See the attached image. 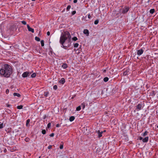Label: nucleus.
<instances>
[{
	"mask_svg": "<svg viewBox=\"0 0 158 158\" xmlns=\"http://www.w3.org/2000/svg\"><path fill=\"white\" fill-rule=\"evenodd\" d=\"M51 124L50 123H49L48 125H47V127L48 128H50L51 127Z\"/></svg>",
	"mask_w": 158,
	"mask_h": 158,
	"instance_id": "nucleus-35",
	"label": "nucleus"
},
{
	"mask_svg": "<svg viewBox=\"0 0 158 158\" xmlns=\"http://www.w3.org/2000/svg\"><path fill=\"white\" fill-rule=\"evenodd\" d=\"M54 135V133H52L50 135V137H53Z\"/></svg>",
	"mask_w": 158,
	"mask_h": 158,
	"instance_id": "nucleus-39",
	"label": "nucleus"
},
{
	"mask_svg": "<svg viewBox=\"0 0 158 158\" xmlns=\"http://www.w3.org/2000/svg\"><path fill=\"white\" fill-rule=\"evenodd\" d=\"M12 73L13 69L11 66L7 64H3L0 69V75L5 77H9Z\"/></svg>",
	"mask_w": 158,
	"mask_h": 158,
	"instance_id": "nucleus-1",
	"label": "nucleus"
},
{
	"mask_svg": "<svg viewBox=\"0 0 158 158\" xmlns=\"http://www.w3.org/2000/svg\"><path fill=\"white\" fill-rule=\"evenodd\" d=\"M61 67L64 69H65L67 68V64L66 63H64L62 64Z\"/></svg>",
	"mask_w": 158,
	"mask_h": 158,
	"instance_id": "nucleus-12",
	"label": "nucleus"
},
{
	"mask_svg": "<svg viewBox=\"0 0 158 158\" xmlns=\"http://www.w3.org/2000/svg\"><path fill=\"white\" fill-rule=\"evenodd\" d=\"M27 28L29 31H31L32 33H34V29L32 28H31L29 25H27Z\"/></svg>",
	"mask_w": 158,
	"mask_h": 158,
	"instance_id": "nucleus-7",
	"label": "nucleus"
},
{
	"mask_svg": "<svg viewBox=\"0 0 158 158\" xmlns=\"http://www.w3.org/2000/svg\"><path fill=\"white\" fill-rule=\"evenodd\" d=\"M143 51H144L142 49L139 50H137V54L139 56H140L143 53Z\"/></svg>",
	"mask_w": 158,
	"mask_h": 158,
	"instance_id": "nucleus-6",
	"label": "nucleus"
},
{
	"mask_svg": "<svg viewBox=\"0 0 158 158\" xmlns=\"http://www.w3.org/2000/svg\"><path fill=\"white\" fill-rule=\"evenodd\" d=\"M79 46V44L77 43L74 44L73 46L74 48H77Z\"/></svg>",
	"mask_w": 158,
	"mask_h": 158,
	"instance_id": "nucleus-23",
	"label": "nucleus"
},
{
	"mask_svg": "<svg viewBox=\"0 0 158 158\" xmlns=\"http://www.w3.org/2000/svg\"><path fill=\"white\" fill-rule=\"evenodd\" d=\"M75 118L74 116H71L69 118V120L70 122H72L75 119Z\"/></svg>",
	"mask_w": 158,
	"mask_h": 158,
	"instance_id": "nucleus-13",
	"label": "nucleus"
},
{
	"mask_svg": "<svg viewBox=\"0 0 158 158\" xmlns=\"http://www.w3.org/2000/svg\"><path fill=\"white\" fill-rule=\"evenodd\" d=\"M56 127H60V125L59 124H57L56 125Z\"/></svg>",
	"mask_w": 158,
	"mask_h": 158,
	"instance_id": "nucleus-45",
	"label": "nucleus"
},
{
	"mask_svg": "<svg viewBox=\"0 0 158 158\" xmlns=\"http://www.w3.org/2000/svg\"><path fill=\"white\" fill-rule=\"evenodd\" d=\"M128 71L127 70H126V71H125L123 72V75L124 76H126L128 74Z\"/></svg>",
	"mask_w": 158,
	"mask_h": 158,
	"instance_id": "nucleus-16",
	"label": "nucleus"
},
{
	"mask_svg": "<svg viewBox=\"0 0 158 158\" xmlns=\"http://www.w3.org/2000/svg\"><path fill=\"white\" fill-rule=\"evenodd\" d=\"M23 106L22 105L18 106L17 107V108L18 109H21L23 108Z\"/></svg>",
	"mask_w": 158,
	"mask_h": 158,
	"instance_id": "nucleus-21",
	"label": "nucleus"
},
{
	"mask_svg": "<svg viewBox=\"0 0 158 158\" xmlns=\"http://www.w3.org/2000/svg\"><path fill=\"white\" fill-rule=\"evenodd\" d=\"M9 91L8 89H6V94H8L9 93Z\"/></svg>",
	"mask_w": 158,
	"mask_h": 158,
	"instance_id": "nucleus-36",
	"label": "nucleus"
},
{
	"mask_svg": "<svg viewBox=\"0 0 158 158\" xmlns=\"http://www.w3.org/2000/svg\"><path fill=\"white\" fill-rule=\"evenodd\" d=\"M139 140H143V138L142 137L140 136L139 137Z\"/></svg>",
	"mask_w": 158,
	"mask_h": 158,
	"instance_id": "nucleus-43",
	"label": "nucleus"
},
{
	"mask_svg": "<svg viewBox=\"0 0 158 158\" xmlns=\"http://www.w3.org/2000/svg\"><path fill=\"white\" fill-rule=\"evenodd\" d=\"M88 18L89 19H90V18H91V15H90V14H88Z\"/></svg>",
	"mask_w": 158,
	"mask_h": 158,
	"instance_id": "nucleus-38",
	"label": "nucleus"
},
{
	"mask_svg": "<svg viewBox=\"0 0 158 158\" xmlns=\"http://www.w3.org/2000/svg\"><path fill=\"white\" fill-rule=\"evenodd\" d=\"M47 35L48 36H49L50 35V32L49 31H48L47 32Z\"/></svg>",
	"mask_w": 158,
	"mask_h": 158,
	"instance_id": "nucleus-44",
	"label": "nucleus"
},
{
	"mask_svg": "<svg viewBox=\"0 0 158 158\" xmlns=\"http://www.w3.org/2000/svg\"><path fill=\"white\" fill-rule=\"evenodd\" d=\"M129 7L127 6H125L122 9L121 13L123 14H124L127 13L129 10Z\"/></svg>",
	"mask_w": 158,
	"mask_h": 158,
	"instance_id": "nucleus-3",
	"label": "nucleus"
},
{
	"mask_svg": "<svg viewBox=\"0 0 158 158\" xmlns=\"http://www.w3.org/2000/svg\"><path fill=\"white\" fill-rule=\"evenodd\" d=\"M106 70H104V72H106Z\"/></svg>",
	"mask_w": 158,
	"mask_h": 158,
	"instance_id": "nucleus-51",
	"label": "nucleus"
},
{
	"mask_svg": "<svg viewBox=\"0 0 158 158\" xmlns=\"http://www.w3.org/2000/svg\"><path fill=\"white\" fill-rule=\"evenodd\" d=\"M29 139L28 138H27L25 139V140L26 142H28L29 140Z\"/></svg>",
	"mask_w": 158,
	"mask_h": 158,
	"instance_id": "nucleus-40",
	"label": "nucleus"
},
{
	"mask_svg": "<svg viewBox=\"0 0 158 158\" xmlns=\"http://www.w3.org/2000/svg\"><path fill=\"white\" fill-rule=\"evenodd\" d=\"M99 21V20L98 19L95 20L94 22V24L95 25L97 24L98 23Z\"/></svg>",
	"mask_w": 158,
	"mask_h": 158,
	"instance_id": "nucleus-27",
	"label": "nucleus"
},
{
	"mask_svg": "<svg viewBox=\"0 0 158 158\" xmlns=\"http://www.w3.org/2000/svg\"><path fill=\"white\" fill-rule=\"evenodd\" d=\"M42 134L44 135L46 133V131L45 130H43L42 131Z\"/></svg>",
	"mask_w": 158,
	"mask_h": 158,
	"instance_id": "nucleus-31",
	"label": "nucleus"
},
{
	"mask_svg": "<svg viewBox=\"0 0 158 158\" xmlns=\"http://www.w3.org/2000/svg\"><path fill=\"white\" fill-rule=\"evenodd\" d=\"M157 127L158 128V125L157 126Z\"/></svg>",
	"mask_w": 158,
	"mask_h": 158,
	"instance_id": "nucleus-53",
	"label": "nucleus"
},
{
	"mask_svg": "<svg viewBox=\"0 0 158 158\" xmlns=\"http://www.w3.org/2000/svg\"><path fill=\"white\" fill-rule=\"evenodd\" d=\"M53 89H54L55 90H56L57 89V86L56 85H55L53 86Z\"/></svg>",
	"mask_w": 158,
	"mask_h": 158,
	"instance_id": "nucleus-28",
	"label": "nucleus"
},
{
	"mask_svg": "<svg viewBox=\"0 0 158 158\" xmlns=\"http://www.w3.org/2000/svg\"><path fill=\"white\" fill-rule=\"evenodd\" d=\"M109 80V78L108 77H105L104 78L103 81L104 82H106L107 81Z\"/></svg>",
	"mask_w": 158,
	"mask_h": 158,
	"instance_id": "nucleus-20",
	"label": "nucleus"
},
{
	"mask_svg": "<svg viewBox=\"0 0 158 158\" xmlns=\"http://www.w3.org/2000/svg\"><path fill=\"white\" fill-rule=\"evenodd\" d=\"M31 73V72L27 71L23 73L22 76L23 77L25 78L29 76Z\"/></svg>",
	"mask_w": 158,
	"mask_h": 158,
	"instance_id": "nucleus-4",
	"label": "nucleus"
},
{
	"mask_svg": "<svg viewBox=\"0 0 158 158\" xmlns=\"http://www.w3.org/2000/svg\"><path fill=\"white\" fill-rule=\"evenodd\" d=\"M13 95L15 96H17L18 97H19L20 96V95L18 93H14L13 94Z\"/></svg>",
	"mask_w": 158,
	"mask_h": 158,
	"instance_id": "nucleus-14",
	"label": "nucleus"
},
{
	"mask_svg": "<svg viewBox=\"0 0 158 158\" xmlns=\"http://www.w3.org/2000/svg\"><path fill=\"white\" fill-rule=\"evenodd\" d=\"M59 83L61 84H64L65 82V80L64 78H62L61 79L59 80Z\"/></svg>",
	"mask_w": 158,
	"mask_h": 158,
	"instance_id": "nucleus-9",
	"label": "nucleus"
},
{
	"mask_svg": "<svg viewBox=\"0 0 158 158\" xmlns=\"http://www.w3.org/2000/svg\"><path fill=\"white\" fill-rule=\"evenodd\" d=\"M32 1H35V0H31Z\"/></svg>",
	"mask_w": 158,
	"mask_h": 158,
	"instance_id": "nucleus-52",
	"label": "nucleus"
},
{
	"mask_svg": "<svg viewBox=\"0 0 158 158\" xmlns=\"http://www.w3.org/2000/svg\"><path fill=\"white\" fill-rule=\"evenodd\" d=\"M35 40L37 41H40V39L37 36L35 37Z\"/></svg>",
	"mask_w": 158,
	"mask_h": 158,
	"instance_id": "nucleus-25",
	"label": "nucleus"
},
{
	"mask_svg": "<svg viewBox=\"0 0 158 158\" xmlns=\"http://www.w3.org/2000/svg\"><path fill=\"white\" fill-rule=\"evenodd\" d=\"M49 94V92L48 91L44 92V95L45 97H47Z\"/></svg>",
	"mask_w": 158,
	"mask_h": 158,
	"instance_id": "nucleus-15",
	"label": "nucleus"
},
{
	"mask_svg": "<svg viewBox=\"0 0 158 158\" xmlns=\"http://www.w3.org/2000/svg\"><path fill=\"white\" fill-rule=\"evenodd\" d=\"M149 139V137L148 136L145 137L144 139H143L142 141L143 142L147 143L148 142Z\"/></svg>",
	"mask_w": 158,
	"mask_h": 158,
	"instance_id": "nucleus-10",
	"label": "nucleus"
},
{
	"mask_svg": "<svg viewBox=\"0 0 158 158\" xmlns=\"http://www.w3.org/2000/svg\"><path fill=\"white\" fill-rule=\"evenodd\" d=\"M36 75L35 73H34L33 74H32L31 75V77L32 78H34L35 77Z\"/></svg>",
	"mask_w": 158,
	"mask_h": 158,
	"instance_id": "nucleus-19",
	"label": "nucleus"
},
{
	"mask_svg": "<svg viewBox=\"0 0 158 158\" xmlns=\"http://www.w3.org/2000/svg\"><path fill=\"white\" fill-rule=\"evenodd\" d=\"M81 105H83V108H85V105H83V103Z\"/></svg>",
	"mask_w": 158,
	"mask_h": 158,
	"instance_id": "nucleus-48",
	"label": "nucleus"
},
{
	"mask_svg": "<svg viewBox=\"0 0 158 158\" xmlns=\"http://www.w3.org/2000/svg\"><path fill=\"white\" fill-rule=\"evenodd\" d=\"M21 23L24 24V25H26L27 24L26 22L25 21H21Z\"/></svg>",
	"mask_w": 158,
	"mask_h": 158,
	"instance_id": "nucleus-32",
	"label": "nucleus"
},
{
	"mask_svg": "<svg viewBox=\"0 0 158 158\" xmlns=\"http://www.w3.org/2000/svg\"><path fill=\"white\" fill-rule=\"evenodd\" d=\"M48 149H51L52 148V146L51 145H49L48 147Z\"/></svg>",
	"mask_w": 158,
	"mask_h": 158,
	"instance_id": "nucleus-41",
	"label": "nucleus"
},
{
	"mask_svg": "<svg viewBox=\"0 0 158 158\" xmlns=\"http://www.w3.org/2000/svg\"><path fill=\"white\" fill-rule=\"evenodd\" d=\"M41 45L42 47H43L44 46V41L43 40H41L40 42Z\"/></svg>",
	"mask_w": 158,
	"mask_h": 158,
	"instance_id": "nucleus-26",
	"label": "nucleus"
},
{
	"mask_svg": "<svg viewBox=\"0 0 158 158\" xmlns=\"http://www.w3.org/2000/svg\"><path fill=\"white\" fill-rule=\"evenodd\" d=\"M3 127V124L2 123L0 124V129H2Z\"/></svg>",
	"mask_w": 158,
	"mask_h": 158,
	"instance_id": "nucleus-34",
	"label": "nucleus"
},
{
	"mask_svg": "<svg viewBox=\"0 0 158 158\" xmlns=\"http://www.w3.org/2000/svg\"><path fill=\"white\" fill-rule=\"evenodd\" d=\"M77 38L76 37H74L72 38L73 40L75 41L77 40Z\"/></svg>",
	"mask_w": 158,
	"mask_h": 158,
	"instance_id": "nucleus-30",
	"label": "nucleus"
},
{
	"mask_svg": "<svg viewBox=\"0 0 158 158\" xmlns=\"http://www.w3.org/2000/svg\"><path fill=\"white\" fill-rule=\"evenodd\" d=\"M155 11V10L154 9H152L150 10L149 12L151 14H153L154 12Z\"/></svg>",
	"mask_w": 158,
	"mask_h": 158,
	"instance_id": "nucleus-17",
	"label": "nucleus"
},
{
	"mask_svg": "<svg viewBox=\"0 0 158 158\" xmlns=\"http://www.w3.org/2000/svg\"><path fill=\"white\" fill-rule=\"evenodd\" d=\"M8 110V114H10V112H11L10 111V110Z\"/></svg>",
	"mask_w": 158,
	"mask_h": 158,
	"instance_id": "nucleus-49",
	"label": "nucleus"
},
{
	"mask_svg": "<svg viewBox=\"0 0 158 158\" xmlns=\"http://www.w3.org/2000/svg\"><path fill=\"white\" fill-rule=\"evenodd\" d=\"M142 107V103L138 104L136 106V109L137 111H139L141 110Z\"/></svg>",
	"mask_w": 158,
	"mask_h": 158,
	"instance_id": "nucleus-5",
	"label": "nucleus"
},
{
	"mask_svg": "<svg viewBox=\"0 0 158 158\" xmlns=\"http://www.w3.org/2000/svg\"><path fill=\"white\" fill-rule=\"evenodd\" d=\"M71 38L70 34L68 31H64L62 32L61 35L60 39V43L61 44V47L66 49L67 48L69 47L70 45L69 44L68 45H64V44L66 40H67L69 41Z\"/></svg>",
	"mask_w": 158,
	"mask_h": 158,
	"instance_id": "nucleus-2",
	"label": "nucleus"
},
{
	"mask_svg": "<svg viewBox=\"0 0 158 158\" xmlns=\"http://www.w3.org/2000/svg\"><path fill=\"white\" fill-rule=\"evenodd\" d=\"M87 18V16H85V17H83V19L84 20H85V21H87V20H86V19Z\"/></svg>",
	"mask_w": 158,
	"mask_h": 158,
	"instance_id": "nucleus-42",
	"label": "nucleus"
},
{
	"mask_svg": "<svg viewBox=\"0 0 158 158\" xmlns=\"http://www.w3.org/2000/svg\"><path fill=\"white\" fill-rule=\"evenodd\" d=\"M71 7V6L70 5H68L66 8V10L67 11L69 10H70V9Z\"/></svg>",
	"mask_w": 158,
	"mask_h": 158,
	"instance_id": "nucleus-29",
	"label": "nucleus"
},
{
	"mask_svg": "<svg viewBox=\"0 0 158 158\" xmlns=\"http://www.w3.org/2000/svg\"><path fill=\"white\" fill-rule=\"evenodd\" d=\"M106 130H104L103 131V132H106Z\"/></svg>",
	"mask_w": 158,
	"mask_h": 158,
	"instance_id": "nucleus-50",
	"label": "nucleus"
},
{
	"mask_svg": "<svg viewBox=\"0 0 158 158\" xmlns=\"http://www.w3.org/2000/svg\"><path fill=\"white\" fill-rule=\"evenodd\" d=\"M63 148V144H61L60 146V149H62Z\"/></svg>",
	"mask_w": 158,
	"mask_h": 158,
	"instance_id": "nucleus-33",
	"label": "nucleus"
},
{
	"mask_svg": "<svg viewBox=\"0 0 158 158\" xmlns=\"http://www.w3.org/2000/svg\"><path fill=\"white\" fill-rule=\"evenodd\" d=\"M39 158H41V157L40 156Z\"/></svg>",
	"mask_w": 158,
	"mask_h": 158,
	"instance_id": "nucleus-54",
	"label": "nucleus"
},
{
	"mask_svg": "<svg viewBox=\"0 0 158 158\" xmlns=\"http://www.w3.org/2000/svg\"><path fill=\"white\" fill-rule=\"evenodd\" d=\"M76 13V11L75 10H74L72 12V15H74Z\"/></svg>",
	"mask_w": 158,
	"mask_h": 158,
	"instance_id": "nucleus-37",
	"label": "nucleus"
},
{
	"mask_svg": "<svg viewBox=\"0 0 158 158\" xmlns=\"http://www.w3.org/2000/svg\"><path fill=\"white\" fill-rule=\"evenodd\" d=\"M103 132V131L100 132L99 130L97 131V134H98V137L99 138L101 137L102 136V134Z\"/></svg>",
	"mask_w": 158,
	"mask_h": 158,
	"instance_id": "nucleus-8",
	"label": "nucleus"
},
{
	"mask_svg": "<svg viewBox=\"0 0 158 158\" xmlns=\"http://www.w3.org/2000/svg\"><path fill=\"white\" fill-rule=\"evenodd\" d=\"M77 0H74L73 1V2L74 3H76L77 2Z\"/></svg>",
	"mask_w": 158,
	"mask_h": 158,
	"instance_id": "nucleus-46",
	"label": "nucleus"
},
{
	"mask_svg": "<svg viewBox=\"0 0 158 158\" xmlns=\"http://www.w3.org/2000/svg\"><path fill=\"white\" fill-rule=\"evenodd\" d=\"M81 110V107L80 106H79L76 108V110L77 111H80Z\"/></svg>",
	"mask_w": 158,
	"mask_h": 158,
	"instance_id": "nucleus-24",
	"label": "nucleus"
},
{
	"mask_svg": "<svg viewBox=\"0 0 158 158\" xmlns=\"http://www.w3.org/2000/svg\"><path fill=\"white\" fill-rule=\"evenodd\" d=\"M30 119H28L27 120L26 122V125L27 126L29 124V123H30Z\"/></svg>",
	"mask_w": 158,
	"mask_h": 158,
	"instance_id": "nucleus-22",
	"label": "nucleus"
},
{
	"mask_svg": "<svg viewBox=\"0 0 158 158\" xmlns=\"http://www.w3.org/2000/svg\"><path fill=\"white\" fill-rule=\"evenodd\" d=\"M6 106L7 107H9L10 106V105L9 104H6Z\"/></svg>",
	"mask_w": 158,
	"mask_h": 158,
	"instance_id": "nucleus-47",
	"label": "nucleus"
},
{
	"mask_svg": "<svg viewBox=\"0 0 158 158\" xmlns=\"http://www.w3.org/2000/svg\"><path fill=\"white\" fill-rule=\"evenodd\" d=\"M83 33L84 34H86L87 35H89V31L87 29H85L84 30Z\"/></svg>",
	"mask_w": 158,
	"mask_h": 158,
	"instance_id": "nucleus-11",
	"label": "nucleus"
},
{
	"mask_svg": "<svg viewBox=\"0 0 158 158\" xmlns=\"http://www.w3.org/2000/svg\"><path fill=\"white\" fill-rule=\"evenodd\" d=\"M148 133V132L147 131H146L142 135H143V136L144 137L145 136H146V135H147Z\"/></svg>",
	"mask_w": 158,
	"mask_h": 158,
	"instance_id": "nucleus-18",
	"label": "nucleus"
}]
</instances>
